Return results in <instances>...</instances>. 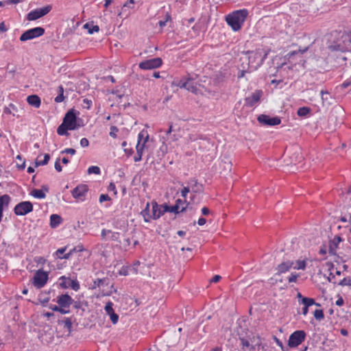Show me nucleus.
I'll return each mask as SVG.
<instances>
[{
    "label": "nucleus",
    "mask_w": 351,
    "mask_h": 351,
    "mask_svg": "<svg viewBox=\"0 0 351 351\" xmlns=\"http://www.w3.org/2000/svg\"><path fill=\"white\" fill-rule=\"evenodd\" d=\"M56 302L61 307H69L73 302V299L68 294H62L58 297Z\"/></svg>",
    "instance_id": "16"
},
{
    "label": "nucleus",
    "mask_w": 351,
    "mask_h": 351,
    "mask_svg": "<svg viewBox=\"0 0 351 351\" xmlns=\"http://www.w3.org/2000/svg\"><path fill=\"white\" fill-rule=\"evenodd\" d=\"M82 126L77 123L76 114L73 110H69L64 117L62 123L58 126L57 133L60 136H68V130H74Z\"/></svg>",
    "instance_id": "2"
},
{
    "label": "nucleus",
    "mask_w": 351,
    "mask_h": 351,
    "mask_svg": "<svg viewBox=\"0 0 351 351\" xmlns=\"http://www.w3.org/2000/svg\"><path fill=\"white\" fill-rule=\"evenodd\" d=\"M162 64V60L160 58H154L140 62L138 66L143 70H150L159 68Z\"/></svg>",
    "instance_id": "9"
},
{
    "label": "nucleus",
    "mask_w": 351,
    "mask_h": 351,
    "mask_svg": "<svg viewBox=\"0 0 351 351\" xmlns=\"http://www.w3.org/2000/svg\"><path fill=\"white\" fill-rule=\"evenodd\" d=\"M33 210V204L29 201L17 204L14 208V213L17 216H24Z\"/></svg>",
    "instance_id": "7"
},
{
    "label": "nucleus",
    "mask_w": 351,
    "mask_h": 351,
    "mask_svg": "<svg viewBox=\"0 0 351 351\" xmlns=\"http://www.w3.org/2000/svg\"><path fill=\"white\" fill-rule=\"evenodd\" d=\"M253 71L251 70L248 66H247L245 64V62H243L241 64V68L239 69V71L238 72L237 78L238 80H240L241 78L244 77L245 73H251Z\"/></svg>",
    "instance_id": "24"
},
{
    "label": "nucleus",
    "mask_w": 351,
    "mask_h": 351,
    "mask_svg": "<svg viewBox=\"0 0 351 351\" xmlns=\"http://www.w3.org/2000/svg\"><path fill=\"white\" fill-rule=\"evenodd\" d=\"M146 135H148L147 132L145 130H142L138 134V141L139 143H142L145 138Z\"/></svg>",
    "instance_id": "38"
},
{
    "label": "nucleus",
    "mask_w": 351,
    "mask_h": 351,
    "mask_svg": "<svg viewBox=\"0 0 351 351\" xmlns=\"http://www.w3.org/2000/svg\"><path fill=\"white\" fill-rule=\"evenodd\" d=\"M189 203L187 202L186 199H178L176 200L175 205L171 207L170 210L175 213H182L186 209Z\"/></svg>",
    "instance_id": "13"
},
{
    "label": "nucleus",
    "mask_w": 351,
    "mask_h": 351,
    "mask_svg": "<svg viewBox=\"0 0 351 351\" xmlns=\"http://www.w3.org/2000/svg\"><path fill=\"white\" fill-rule=\"evenodd\" d=\"M88 191L86 184H79L71 191V195L77 202H84Z\"/></svg>",
    "instance_id": "8"
},
{
    "label": "nucleus",
    "mask_w": 351,
    "mask_h": 351,
    "mask_svg": "<svg viewBox=\"0 0 351 351\" xmlns=\"http://www.w3.org/2000/svg\"><path fill=\"white\" fill-rule=\"evenodd\" d=\"M45 29L42 27H36L25 31L20 36V40L25 42L29 40L38 38L45 34Z\"/></svg>",
    "instance_id": "5"
},
{
    "label": "nucleus",
    "mask_w": 351,
    "mask_h": 351,
    "mask_svg": "<svg viewBox=\"0 0 351 351\" xmlns=\"http://www.w3.org/2000/svg\"><path fill=\"white\" fill-rule=\"evenodd\" d=\"M152 219H157L163 215V211L159 208L158 204L155 202L152 203Z\"/></svg>",
    "instance_id": "19"
},
{
    "label": "nucleus",
    "mask_w": 351,
    "mask_h": 351,
    "mask_svg": "<svg viewBox=\"0 0 351 351\" xmlns=\"http://www.w3.org/2000/svg\"><path fill=\"white\" fill-rule=\"evenodd\" d=\"M134 0H128L127 1L125 4L124 7H128L129 8H132L134 7Z\"/></svg>",
    "instance_id": "54"
},
{
    "label": "nucleus",
    "mask_w": 351,
    "mask_h": 351,
    "mask_svg": "<svg viewBox=\"0 0 351 351\" xmlns=\"http://www.w3.org/2000/svg\"><path fill=\"white\" fill-rule=\"evenodd\" d=\"M339 285L343 286H351V278L350 277L344 278L338 283Z\"/></svg>",
    "instance_id": "37"
},
{
    "label": "nucleus",
    "mask_w": 351,
    "mask_h": 351,
    "mask_svg": "<svg viewBox=\"0 0 351 351\" xmlns=\"http://www.w3.org/2000/svg\"><path fill=\"white\" fill-rule=\"evenodd\" d=\"M75 152V150L73 148H66L61 152L62 154H68L71 155H74Z\"/></svg>",
    "instance_id": "47"
},
{
    "label": "nucleus",
    "mask_w": 351,
    "mask_h": 351,
    "mask_svg": "<svg viewBox=\"0 0 351 351\" xmlns=\"http://www.w3.org/2000/svg\"><path fill=\"white\" fill-rule=\"evenodd\" d=\"M113 304L111 302H108L106 303L105 306V311L108 315L110 314L112 312L114 311L112 308Z\"/></svg>",
    "instance_id": "42"
},
{
    "label": "nucleus",
    "mask_w": 351,
    "mask_h": 351,
    "mask_svg": "<svg viewBox=\"0 0 351 351\" xmlns=\"http://www.w3.org/2000/svg\"><path fill=\"white\" fill-rule=\"evenodd\" d=\"M58 95L55 97L54 101L56 103H60L64 101V88L62 85L59 86L58 87Z\"/></svg>",
    "instance_id": "32"
},
{
    "label": "nucleus",
    "mask_w": 351,
    "mask_h": 351,
    "mask_svg": "<svg viewBox=\"0 0 351 351\" xmlns=\"http://www.w3.org/2000/svg\"><path fill=\"white\" fill-rule=\"evenodd\" d=\"M113 324H116L119 320V315L114 311L108 315Z\"/></svg>",
    "instance_id": "41"
},
{
    "label": "nucleus",
    "mask_w": 351,
    "mask_h": 351,
    "mask_svg": "<svg viewBox=\"0 0 351 351\" xmlns=\"http://www.w3.org/2000/svg\"><path fill=\"white\" fill-rule=\"evenodd\" d=\"M62 222V217L56 214H53L50 216V226L51 228L58 227Z\"/></svg>",
    "instance_id": "23"
},
{
    "label": "nucleus",
    "mask_w": 351,
    "mask_h": 351,
    "mask_svg": "<svg viewBox=\"0 0 351 351\" xmlns=\"http://www.w3.org/2000/svg\"><path fill=\"white\" fill-rule=\"evenodd\" d=\"M239 340L241 341V348L243 351H246V349L248 348L252 350L254 349V347L252 345H251L249 341L245 339L244 337H240Z\"/></svg>",
    "instance_id": "26"
},
{
    "label": "nucleus",
    "mask_w": 351,
    "mask_h": 351,
    "mask_svg": "<svg viewBox=\"0 0 351 351\" xmlns=\"http://www.w3.org/2000/svg\"><path fill=\"white\" fill-rule=\"evenodd\" d=\"M27 101L29 105L35 108H39L41 104L40 97L36 95H32L28 96L27 98Z\"/></svg>",
    "instance_id": "20"
},
{
    "label": "nucleus",
    "mask_w": 351,
    "mask_h": 351,
    "mask_svg": "<svg viewBox=\"0 0 351 351\" xmlns=\"http://www.w3.org/2000/svg\"><path fill=\"white\" fill-rule=\"evenodd\" d=\"M110 200H111V198L107 194H101L99 196V201L100 203H102V202H106V201H110Z\"/></svg>",
    "instance_id": "44"
},
{
    "label": "nucleus",
    "mask_w": 351,
    "mask_h": 351,
    "mask_svg": "<svg viewBox=\"0 0 351 351\" xmlns=\"http://www.w3.org/2000/svg\"><path fill=\"white\" fill-rule=\"evenodd\" d=\"M190 190L188 186H184L180 191L182 197L186 199V196L188 193H189Z\"/></svg>",
    "instance_id": "45"
},
{
    "label": "nucleus",
    "mask_w": 351,
    "mask_h": 351,
    "mask_svg": "<svg viewBox=\"0 0 351 351\" xmlns=\"http://www.w3.org/2000/svg\"><path fill=\"white\" fill-rule=\"evenodd\" d=\"M71 287L75 291H77L80 288L78 282L75 280H72Z\"/></svg>",
    "instance_id": "53"
},
{
    "label": "nucleus",
    "mask_w": 351,
    "mask_h": 351,
    "mask_svg": "<svg viewBox=\"0 0 351 351\" xmlns=\"http://www.w3.org/2000/svg\"><path fill=\"white\" fill-rule=\"evenodd\" d=\"M108 230H106V229H103L101 230V236L103 239H106V236L108 235Z\"/></svg>",
    "instance_id": "59"
},
{
    "label": "nucleus",
    "mask_w": 351,
    "mask_h": 351,
    "mask_svg": "<svg viewBox=\"0 0 351 351\" xmlns=\"http://www.w3.org/2000/svg\"><path fill=\"white\" fill-rule=\"evenodd\" d=\"M206 223V220L205 218L204 217H200L198 221H197V223L198 225L199 226H204L205 223Z\"/></svg>",
    "instance_id": "57"
},
{
    "label": "nucleus",
    "mask_w": 351,
    "mask_h": 351,
    "mask_svg": "<svg viewBox=\"0 0 351 351\" xmlns=\"http://www.w3.org/2000/svg\"><path fill=\"white\" fill-rule=\"evenodd\" d=\"M221 279V276H219V275H215L212 279H211V282H217L218 281H219V280Z\"/></svg>",
    "instance_id": "62"
},
{
    "label": "nucleus",
    "mask_w": 351,
    "mask_h": 351,
    "mask_svg": "<svg viewBox=\"0 0 351 351\" xmlns=\"http://www.w3.org/2000/svg\"><path fill=\"white\" fill-rule=\"evenodd\" d=\"M268 54L262 49H257L254 51H247L244 58H241V60H244L245 64L253 71L256 70L263 63L265 59Z\"/></svg>",
    "instance_id": "1"
},
{
    "label": "nucleus",
    "mask_w": 351,
    "mask_h": 351,
    "mask_svg": "<svg viewBox=\"0 0 351 351\" xmlns=\"http://www.w3.org/2000/svg\"><path fill=\"white\" fill-rule=\"evenodd\" d=\"M80 145L82 147H86L89 145V141L86 138H82L80 140Z\"/></svg>",
    "instance_id": "50"
},
{
    "label": "nucleus",
    "mask_w": 351,
    "mask_h": 351,
    "mask_svg": "<svg viewBox=\"0 0 351 351\" xmlns=\"http://www.w3.org/2000/svg\"><path fill=\"white\" fill-rule=\"evenodd\" d=\"M8 30V28L6 27L4 22H1L0 23V32H5Z\"/></svg>",
    "instance_id": "56"
},
{
    "label": "nucleus",
    "mask_w": 351,
    "mask_h": 351,
    "mask_svg": "<svg viewBox=\"0 0 351 351\" xmlns=\"http://www.w3.org/2000/svg\"><path fill=\"white\" fill-rule=\"evenodd\" d=\"M68 308L69 307H61L60 306V313H62V314L69 313V310L66 309Z\"/></svg>",
    "instance_id": "60"
},
{
    "label": "nucleus",
    "mask_w": 351,
    "mask_h": 351,
    "mask_svg": "<svg viewBox=\"0 0 351 351\" xmlns=\"http://www.w3.org/2000/svg\"><path fill=\"white\" fill-rule=\"evenodd\" d=\"M313 315L317 320H321L324 317V314L322 309H316L314 311Z\"/></svg>",
    "instance_id": "34"
},
{
    "label": "nucleus",
    "mask_w": 351,
    "mask_h": 351,
    "mask_svg": "<svg viewBox=\"0 0 351 351\" xmlns=\"http://www.w3.org/2000/svg\"><path fill=\"white\" fill-rule=\"evenodd\" d=\"M293 263L292 268L297 270H304L306 267L308 259L306 257H300L296 261H291Z\"/></svg>",
    "instance_id": "17"
},
{
    "label": "nucleus",
    "mask_w": 351,
    "mask_h": 351,
    "mask_svg": "<svg viewBox=\"0 0 351 351\" xmlns=\"http://www.w3.org/2000/svg\"><path fill=\"white\" fill-rule=\"evenodd\" d=\"M49 280V272L43 269L36 271L32 278V284L34 287L38 289L44 287Z\"/></svg>",
    "instance_id": "4"
},
{
    "label": "nucleus",
    "mask_w": 351,
    "mask_h": 351,
    "mask_svg": "<svg viewBox=\"0 0 351 351\" xmlns=\"http://www.w3.org/2000/svg\"><path fill=\"white\" fill-rule=\"evenodd\" d=\"M141 214L145 222H149L152 219V210L149 209V202L147 203L145 208L141 212Z\"/></svg>",
    "instance_id": "22"
},
{
    "label": "nucleus",
    "mask_w": 351,
    "mask_h": 351,
    "mask_svg": "<svg viewBox=\"0 0 351 351\" xmlns=\"http://www.w3.org/2000/svg\"><path fill=\"white\" fill-rule=\"evenodd\" d=\"M31 195L38 199H44L46 196L45 192L41 189H34L31 192Z\"/></svg>",
    "instance_id": "31"
},
{
    "label": "nucleus",
    "mask_w": 351,
    "mask_h": 351,
    "mask_svg": "<svg viewBox=\"0 0 351 351\" xmlns=\"http://www.w3.org/2000/svg\"><path fill=\"white\" fill-rule=\"evenodd\" d=\"M306 338V332L304 330H295L291 334L288 340V346L294 348L300 345Z\"/></svg>",
    "instance_id": "6"
},
{
    "label": "nucleus",
    "mask_w": 351,
    "mask_h": 351,
    "mask_svg": "<svg viewBox=\"0 0 351 351\" xmlns=\"http://www.w3.org/2000/svg\"><path fill=\"white\" fill-rule=\"evenodd\" d=\"M140 261H136L134 263H133V267H134V273L135 274H137L138 272V270L136 269V267L140 265Z\"/></svg>",
    "instance_id": "61"
},
{
    "label": "nucleus",
    "mask_w": 351,
    "mask_h": 351,
    "mask_svg": "<svg viewBox=\"0 0 351 351\" xmlns=\"http://www.w3.org/2000/svg\"><path fill=\"white\" fill-rule=\"evenodd\" d=\"M34 261L37 263V264H45V262H46V259L42 256H37L34 258Z\"/></svg>",
    "instance_id": "49"
},
{
    "label": "nucleus",
    "mask_w": 351,
    "mask_h": 351,
    "mask_svg": "<svg viewBox=\"0 0 351 351\" xmlns=\"http://www.w3.org/2000/svg\"><path fill=\"white\" fill-rule=\"evenodd\" d=\"M142 156H143V155H141V154H136V155L134 156V161H135V162H139V161H141V159H142Z\"/></svg>",
    "instance_id": "63"
},
{
    "label": "nucleus",
    "mask_w": 351,
    "mask_h": 351,
    "mask_svg": "<svg viewBox=\"0 0 351 351\" xmlns=\"http://www.w3.org/2000/svg\"><path fill=\"white\" fill-rule=\"evenodd\" d=\"M180 88H185L193 93L197 94L198 88L197 86L189 78L186 82H180L178 85Z\"/></svg>",
    "instance_id": "15"
},
{
    "label": "nucleus",
    "mask_w": 351,
    "mask_h": 351,
    "mask_svg": "<svg viewBox=\"0 0 351 351\" xmlns=\"http://www.w3.org/2000/svg\"><path fill=\"white\" fill-rule=\"evenodd\" d=\"M63 322H64V327L68 329V330L70 331L71 330L72 325H73V322H72L71 319L67 317L64 320Z\"/></svg>",
    "instance_id": "40"
},
{
    "label": "nucleus",
    "mask_w": 351,
    "mask_h": 351,
    "mask_svg": "<svg viewBox=\"0 0 351 351\" xmlns=\"http://www.w3.org/2000/svg\"><path fill=\"white\" fill-rule=\"evenodd\" d=\"M302 303L304 307H309L312 305L320 306L319 304L316 303L315 300L311 298H302Z\"/></svg>",
    "instance_id": "28"
},
{
    "label": "nucleus",
    "mask_w": 351,
    "mask_h": 351,
    "mask_svg": "<svg viewBox=\"0 0 351 351\" xmlns=\"http://www.w3.org/2000/svg\"><path fill=\"white\" fill-rule=\"evenodd\" d=\"M197 138H198L195 134H191L188 136L186 140L188 143H190L195 141L196 140H197Z\"/></svg>",
    "instance_id": "52"
},
{
    "label": "nucleus",
    "mask_w": 351,
    "mask_h": 351,
    "mask_svg": "<svg viewBox=\"0 0 351 351\" xmlns=\"http://www.w3.org/2000/svg\"><path fill=\"white\" fill-rule=\"evenodd\" d=\"M108 191H112L114 195H117V193L116 186H115V184L113 182H111L109 184V186L108 187Z\"/></svg>",
    "instance_id": "48"
},
{
    "label": "nucleus",
    "mask_w": 351,
    "mask_h": 351,
    "mask_svg": "<svg viewBox=\"0 0 351 351\" xmlns=\"http://www.w3.org/2000/svg\"><path fill=\"white\" fill-rule=\"evenodd\" d=\"M118 132V129L115 126H112L110 128V136L114 138H117V132Z\"/></svg>",
    "instance_id": "46"
},
{
    "label": "nucleus",
    "mask_w": 351,
    "mask_h": 351,
    "mask_svg": "<svg viewBox=\"0 0 351 351\" xmlns=\"http://www.w3.org/2000/svg\"><path fill=\"white\" fill-rule=\"evenodd\" d=\"M66 247H62V248H59L56 252V254L57 255V256L59 258H64V259H68L69 258V257L71 256V255L73 254V252L74 251H75V248H73L72 250H71L69 253H66V254H64L65 251H66Z\"/></svg>",
    "instance_id": "21"
},
{
    "label": "nucleus",
    "mask_w": 351,
    "mask_h": 351,
    "mask_svg": "<svg viewBox=\"0 0 351 351\" xmlns=\"http://www.w3.org/2000/svg\"><path fill=\"white\" fill-rule=\"evenodd\" d=\"M299 277V274L295 273H291V275L288 278L289 282H296L298 278Z\"/></svg>",
    "instance_id": "43"
},
{
    "label": "nucleus",
    "mask_w": 351,
    "mask_h": 351,
    "mask_svg": "<svg viewBox=\"0 0 351 351\" xmlns=\"http://www.w3.org/2000/svg\"><path fill=\"white\" fill-rule=\"evenodd\" d=\"M49 159H50V156L49 154H45L44 155V158L42 159V160H39V156H38L35 161V165H36V167L45 165L48 163Z\"/></svg>",
    "instance_id": "27"
},
{
    "label": "nucleus",
    "mask_w": 351,
    "mask_h": 351,
    "mask_svg": "<svg viewBox=\"0 0 351 351\" xmlns=\"http://www.w3.org/2000/svg\"><path fill=\"white\" fill-rule=\"evenodd\" d=\"M342 241H343V239L339 235L335 236L334 238L330 241L329 248H328V252L330 254H332V255L336 254L337 249L338 248L339 243Z\"/></svg>",
    "instance_id": "14"
},
{
    "label": "nucleus",
    "mask_w": 351,
    "mask_h": 351,
    "mask_svg": "<svg viewBox=\"0 0 351 351\" xmlns=\"http://www.w3.org/2000/svg\"><path fill=\"white\" fill-rule=\"evenodd\" d=\"M108 239L114 241H120V233L117 232H112V230H108V236L107 237Z\"/></svg>",
    "instance_id": "30"
},
{
    "label": "nucleus",
    "mask_w": 351,
    "mask_h": 351,
    "mask_svg": "<svg viewBox=\"0 0 351 351\" xmlns=\"http://www.w3.org/2000/svg\"><path fill=\"white\" fill-rule=\"evenodd\" d=\"M257 120L261 124L269 126L277 125L281 123V119L279 117H271L266 114L259 115Z\"/></svg>",
    "instance_id": "12"
},
{
    "label": "nucleus",
    "mask_w": 351,
    "mask_h": 351,
    "mask_svg": "<svg viewBox=\"0 0 351 351\" xmlns=\"http://www.w3.org/2000/svg\"><path fill=\"white\" fill-rule=\"evenodd\" d=\"M263 95V92L261 90H256L250 96L245 97V105L248 107H252L259 102L261 98Z\"/></svg>",
    "instance_id": "11"
},
{
    "label": "nucleus",
    "mask_w": 351,
    "mask_h": 351,
    "mask_svg": "<svg viewBox=\"0 0 351 351\" xmlns=\"http://www.w3.org/2000/svg\"><path fill=\"white\" fill-rule=\"evenodd\" d=\"M51 6L47 5L41 8L33 10L27 14L26 19L28 21L37 20L48 14L51 11Z\"/></svg>",
    "instance_id": "10"
},
{
    "label": "nucleus",
    "mask_w": 351,
    "mask_h": 351,
    "mask_svg": "<svg viewBox=\"0 0 351 351\" xmlns=\"http://www.w3.org/2000/svg\"><path fill=\"white\" fill-rule=\"evenodd\" d=\"M148 139H149V135H146L145 138L142 143H139V142H137V144L136 145V154H138L141 155L143 154L145 144L147 143Z\"/></svg>",
    "instance_id": "25"
},
{
    "label": "nucleus",
    "mask_w": 351,
    "mask_h": 351,
    "mask_svg": "<svg viewBox=\"0 0 351 351\" xmlns=\"http://www.w3.org/2000/svg\"><path fill=\"white\" fill-rule=\"evenodd\" d=\"M310 108L308 107H301L298 110V115L300 117L306 116L310 113Z\"/></svg>",
    "instance_id": "33"
},
{
    "label": "nucleus",
    "mask_w": 351,
    "mask_h": 351,
    "mask_svg": "<svg viewBox=\"0 0 351 351\" xmlns=\"http://www.w3.org/2000/svg\"><path fill=\"white\" fill-rule=\"evenodd\" d=\"M350 84H351V82H349L348 80H346L342 83L341 86L344 88H346L348 87Z\"/></svg>",
    "instance_id": "64"
},
{
    "label": "nucleus",
    "mask_w": 351,
    "mask_h": 351,
    "mask_svg": "<svg viewBox=\"0 0 351 351\" xmlns=\"http://www.w3.org/2000/svg\"><path fill=\"white\" fill-rule=\"evenodd\" d=\"M247 15L246 9L236 10L226 16V21L234 32H237L241 29Z\"/></svg>",
    "instance_id": "3"
},
{
    "label": "nucleus",
    "mask_w": 351,
    "mask_h": 351,
    "mask_svg": "<svg viewBox=\"0 0 351 351\" xmlns=\"http://www.w3.org/2000/svg\"><path fill=\"white\" fill-rule=\"evenodd\" d=\"M343 303V299L341 297H339L335 302V304L338 306H341Z\"/></svg>",
    "instance_id": "55"
},
{
    "label": "nucleus",
    "mask_w": 351,
    "mask_h": 351,
    "mask_svg": "<svg viewBox=\"0 0 351 351\" xmlns=\"http://www.w3.org/2000/svg\"><path fill=\"white\" fill-rule=\"evenodd\" d=\"M88 173L89 174L94 173L96 175H99L101 173L100 169L97 166H90L88 169Z\"/></svg>",
    "instance_id": "36"
},
{
    "label": "nucleus",
    "mask_w": 351,
    "mask_h": 351,
    "mask_svg": "<svg viewBox=\"0 0 351 351\" xmlns=\"http://www.w3.org/2000/svg\"><path fill=\"white\" fill-rule=\"evenodd\" d=\"M127 145H128V143L126 141H123L121 143V146L123 148L124 152L126 154L127 156H130L133 154L134 151H133L132 148H128Z\"/></svg>",
    "instance_id": "35"
},
{
    "label": "nucleus",
    "mask_w": 351,
    "mask_h": 351,
    "mask_svg": "<svg viewBox=\"0 0 351 351\" xmlns=\"http://www.w3.org/2000/svg\"><path fill=\"white\" fill-rule=\"evenodd\" d=\"M293 263L291 261H287L285 262H282L279 264L276 268L277 273L276 274L280 275L282 274L286 273L289 269L292 268Z\"/></svg>",
    "instance_id": "18"
},
{
    "label": "nucleus",
    "mask_w": 351,
    "mask_h": 351,
    "mask_svg": "<svg viewBox=\"0 0 351 351\" xmlns=\"http://www.w3.org/2000/svg\"><path fill=\"white\" fill-rule=\"evenodd\" d=\"M202 213L203 215H208L210 213V210L207 207L202 208Z\"/></svg>",
    "instance_id": "58"
},
{
    "label": "nucleus",
    "mask_w": 351,
    "mask_h": 351,
    "mask_svg": "<svg viewBox=\"0 0 351 351\" xmlns=\"http://www.w3.org/2000/svg\"><path fill=\"white\" fill-rule=\"evenodd\" d=\"M84 28L86 29L90 34H92L95 32H98L99 30V27L98 25H94L93 24L89 23L84 24Z\"/></svg>",
    "instance_id": "29"
},
{
    "label": "nucleus",
    "mask_w": 351,
    "mask_h": 351,
    "mask_svg": "<svg viewBox=\"0 0 351 351\" xmlns=\"http://www.w3.org/2000/svg\"><path fill=\"white\" fill-rule=\"evenodd\" d=\"M106 278H97L93 282V288L95 289L97 287H99L101 285L104 284Z\"/></svg>",
    "instance_id": "39"
},
{
    "label": "nucleus",
    "mask_w": 351,
    "mask_h": 351,
    "mask_svg": "<svg viewBox=\"0 0 351 351\" xmlns=\"http://www.w3.org/2000/svg\"><path fill=\"white\" fill-rule=\"evenodd\" d=\"M54 167H55V169H56V170L57 171H58V172L62 171V167L60 165V160L59 159H57L56 161L55 162Z\"/></svg>",
    "instance_id": "51"
}]
</instances>
